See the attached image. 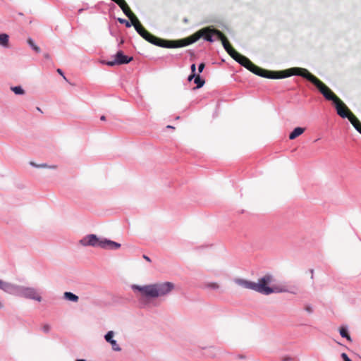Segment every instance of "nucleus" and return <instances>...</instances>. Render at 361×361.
<instances>
[{
  "label": "nucleus",
  "instance_id": "obj_1",
  "mask_svg": "<svg viewBox=\"0 0 361 361\" xmlns=\"http://www.w3.org/2000/svg\"><path fill=\"white\" fill-rule=\"evenodd\" d=\"M246 68L255 75L269 79H281L292 75L301 76L314 85L326 100L333 102L337 114L341 117L349 118L350 114H353L344 102L327 85L306 68L294 67L281 71H269L256 66L250 59Z\"/></svg>",
  "mask_w": 361,
  "mask_h": 361
},
{
  "label": "nucleus",
  "instance_id": "obj_2",
  "mask_svg": "<svg viewBox=\"0 0 361 361\" xmlns=\"http://www.w3.org/2000/svg\"><path fill=\"white\" fill-rule=\"evenodd\" d=\"M216 36L217 39L221 40L222 44L228 52V54L240 65L246 68L247 64L249 63V59L246 56L238 53L230 44L226 37L220 30L210 27H206L199 30L193 35L178 40H166L159 38L149 32L146 30L143 37L146 41L158 47L165 48H178L183 47L191 44L197 41L201 37L205 40L212 42L214 39L212 36Z\"/></svg>",
  "mask_w": 361,
  "mask_h": 361
},
{
  "label": "nucleus",
  "instance_id": "obj_3",
  "mask_svg": "<svg viewBox=\"0 0 361 361\" xmlns=\"http://www.w3.org/2000/svg\"><path fill=\"white\" fill-rule=\"evenodd\" d=\"M133 288L139 290L142 296L154 298L169 293L174 288V285L171 282H164L144 286H133Z\"/></svg>",
  "mask_w": 361,
  "mask_h": 361
},
{
  "label": "nucleus",
  "instance_id": "obj_4",
  "mask_svg": "<svg viewBox=\"0 0 361 361\" xmlns=\"http://www.w3.org/2000/svg\"><path fill=\"white\" fill-rule=\"evenodd\" d=\"M273 281V276L270 274H266L255 282V291L264 294L269 295L273 293L286 292L287 290L283 286H271Z\"/></svg>",
  "mask_w": 361,
  "mask_h": 361
},
{
  "label": "nucleus",
  "instance_id": "obj_5",
  "mask_svg": "<svg viewBox=\"0 0 361 361\" xmlns=\"http://www.w3.org/2000/svg\"><path fill=\"white\" fill-rule=\"evenodd\" d=\"M80 243L85 246H99L102 248L118 249L121 245L109 240H99L96 235L90 234L80 240Z\"/></svg>",
  "mask_w": 361,
  "mask_h": 361
},
{
  "label": "nucleus",
  "instance_id": "obj_6",
  "mask_svg": "<svg viewBox=\"0 0 361 361\" xmlns=\"http://www.w3.org/2000/svg\"><path fill=\"white\" fill-rule=\"evenodd\" d=\"M116 4L119 6L123 12L126 14V16L130 19L131 25H133L135 29L136 30L138 26L142 25L139 21L138 18L133 13L128 4L125 0H112Z\"/></svg>",
  "mask_w": 361,
  "mask_h": 361
},
{
  "label": "nucleus",
  "instance_id": "obj_7",
  "mask_svg": "<svg viewBox=\"0 0 361 361\" xmlns=\"http://www.w3.org/2000/svg\"><path fill=\"white\" fill-rule=\"evenodd\" d=\"M19 294L26 298L32 299L38 302L42 301V296L34 288L22 287L19 289Z\"/></svg>",
  "mask_w": 361,
  "mask_h": 361
},
{
  "label": "nucleus",
  "instance_id": "obj_8",
  "mask_svg": "<svg viewBox=\"0 0 361 361\" xmlns=\"http://www.w3.org/2000/svg\"><path fill=\"white\" fill-rule=\"evenodd\" d=\"M133 60V57H128L123 54L121 51L116 53L115 60L111 61H106L105 63L109 66H114L115 65L126 64Z\"/></svg>",
  "mask_w": 361,
  "mask_h": 361
},
{
  "label": "nucleus",
  "instance_id": "obj_9",
  "mask_svg": "<svg viewBox=\"0 0 361 361\" xmlns=\"http://www.w3.org/2000/svg\"><path fill=\"white\" fill-rule=\"evenodd\" d=\"M234 282L237 285H238L245 289H250V290H255V282H252V281H250L248 280H245L243 279H235L234 280Z\"/></svg>",
  "mask_w": 361,
  "mask_h": 361
},
{
  "label": "nucleus",
  "instance_id": "obj_10",
  "mask_svg": "<svg viewBox=\"0 0 361 361\" xmlns=\"http://www.w3.org/2000/svg\"><path fill=\"white\" fill-rule=\"evenodd\" d=\"M114 332L112 331H109L105 335V339L107 342L110 343L112 347V349L115 351H120L121 349L117 344L116 341L113 339Z\"/></svg>",
  "mask_w": 361,
  "mask_h": 361
},
{
  "label": "nucleus",
  "instance_id": "obj_11",
  "mask_svg": "<svg viewBox=\"0 0 361 361\" xmlns=\"http://www.w3.org/2000/svg\"><path fill=\"white\" fill-rule=\"evenodd\" d=\"M350 117L348 118L353 127L361 134V122L354 115L350 114Z\"/></svg>",
  "mask_w": 361,
  "mask_h": 361
},
{
  "label": "nucleus",
  "instance_id": "obj_12",
  "mask_svg": "<svg viewBox=\"0 0 361 361\" xmlns=\"http://www.w3.org/2000/svg\"><path fill=\"white\" fill-rule=\"evenodd\" d=\"M305 128L301 127L295 128L289 135L290 140H294L305 132Z\"/></svg>",
  "mask_w": 361,
  "mask_h": 361
},
{
  "label": "nucleus",
  "instance_id": "obj_13",
  "mask_svg": "<svg viewBox=\"0 0 361 361\" xmlns=\"http://www.w3.org/2000/svg\"><path fill=\"white\" fill-rule=\"evenodd\" d=\"M14 288L13 285L0 279V289L6 292H11Z\"/></svg>",
  "mask_w": 361,
  "mask_h": 361
},
{
  "label": "nucleus",
  "instance_id": "obj_14",
  "mask_svg": "<svg viewBox=\"0 0 361 361\" xmlns=\"http://www.w3.org/2000/svg\"><path fill=\"white\" fill-rule=\"evenodd\" d=\"M64 298L66 300L73 301V302H78V297L76 295H75L71 292H65Z\"/></svg>",
  "mask_w": 361,
  "mask_h": 361
},
{
  "label": "nucleus",
  "instance_id": "obj_15",
  "mask_svg": "<svg viewBox=\"0 0 361 361\" xmlns=\"http://www.w3.org/2000/svg\"><path fill=\"white\" fill-rule=\"evenodd\" d=\"M194 82L195 84H197V87H195V89L202 87L205 83V80L202 79L199 75L195 78Z\"/></svg>",
  "mask_w": 361,
  "mask_h": 361
},
{
  "label": "nucleus",
  "instance_id": "obj_16",
  "mask_svg": "<svg viewBox=\"0 0 361 361\" xmlns=\"http://www.w3.org/2000/svg\"><path fill=\"white\" fill-rule=\"evenodd\" d=\"M8 43V35L6 34L0 35V44L6 47Z\"/></svg>",
  "mask_w": 361,
  "mask_h": 361
},
{
  "label": "nucleus",
  "instance_id": "obj_17",
  "mask_svg": "<svg viewBox=\"0 0 361 361\" xmlns=\"http://www.w3.org/2000/svg\"><path fill=\"white\" fill-rule=\"evenodd\" d=\"M340 334L342 337L346 338L348 341H351V337L348 333V331L345 328L341 327L339 329Z\"/></svg>",
  "mask_w": 361,
  "mask_h": 361
},
{
  "label": "nucleus",
  "instance_id": "obj_18",
  "mask_svg": "<svg viewBox=\"0 0 361 361\" xmlns=\"http://www.w3.org/2000/svg\"><path fill=\"white\" fill-rule=\"evenodd\" d=\"M27 43L37 53L40 52V48L35 44L34 41L31 38L27 39Z\"/></svg>",
  "mask_w": 361,
  "mask_h": 361
},
{
  "label": "nucleus",
  "instance_id": "obj_19",
  "mask_svg": "<svg viewBox=\"0 0 361 361\" xmlns=\"http://www.w3.org/2000/svg\"><path fill=\"white\" fill-rule=\"evenodd\" d=\"M11 90L16 94H23L25 93V91L20 86L13 87Z\"/></svg>",
  "mask_w": 361,
  "mask_h": 361
},
{
  "label": "nucleus",
  "instance_id": "obj_20",
  "mask_svg": "<svg viewBox=\"0 0 361 361\" xmlns=\"http://www.w3.org/2000/svg\"><path fill=\"white\" fill-rule=\"evenodd\" d=\"M30 164L35 167H42V168H50V169H56V166H49L47 164H41V165H37L36 164H35L34 162H30Z\"/></svg>",
  "mask_w": 361,
  "mask_h": 361
},
{
  "label": "nucleus",
  "instance_id": "obj_21",
  "mask_svg": "<svg viewBox=\"0 0 361 361\" xmlns=\"http://www.w3.org/2000/svg\"><path fill=\"white\" fill-rule=\"evenodd\" d=\"M146 30H147L142 25L138 26V27L136 29V31L139 33V35L141 37L144 36V34L145 33Z\"/></svg>",
  "mask_w": 361,
  "mask_h": 361
},
{
  "label": "nucleus",
  "instance_id": "obj_22",
  "mask_svg": "<svg viewBox=\"0 0 361 361\" xmlns=\"http://www.w3.org/2000/svg\"><path fill=\"white\" fill-rule=\"evenodd\" d=\"M206 286L209 288H212V289H218L219 288V285L217 283H215V282H212V283H208Z\"/></svg>",
  "mask_w": 361,
  "mask_h": 361
},
{
  "label": "nucleus",
  "instance_id": "obj_23",
  "mask_svg": "<svg viewBox=\"0 0 361 361\" xmlns=\"http://www.w3.org/2000/svg\"><path fill=\"white\" fill-rule=\"evenodd\" d=\"M118 22L121 24H124L127 27H130L131 26V23L123 18H118Z\"/></svg>",
  "mask_w": 361,
  "mask_h": 361
},
{
  "label": "nucleus",
  "instance_id": "obj_24",
  "mask_svg": "<svg viewBox=\"0 0 361 361\" xmlns=\"http://www.w3.org/2000/svg\"><path fill=\"white\" fill-rule=\"evenodd\" d=\"M50 329L51 326L49 324H46L42 326V330L45 333H48L50 331Z\"/></svg>",
  "mask_w": 361,
  "mask_h": 361
},
{
  "label": "nucleus",
  "instance_id": "obj_25",
  "mask_svg": "<svg viewBox=\"0 0 361 361\" xmlns=\"http://www.w3.org/2000/svg\"><path fill=\"white\" fill-rule=\"evenodd\" d=\"M341 357L343 360V361H352L347 355L346 353H343L341 354Z\"/></svg>",
  "mask_w": 361,
  "mask_h": 361
},
{
  "label": "nucleus",
  "instance_id": "obj_26",
  "mask_svg": "<svg viewBox=\"0 0 361 361\" xmlns=\"http://www.w3.org/2000/svg\"><path fill=\"white\" fill-rule=\"evenodd\" d=\"M205 65L204 63H202L199 65V67H198V71L200 73H202V71L204 70V68Z\"/></svg>",
  "mask_w": 361,
  "mask_h": 361
},
{
  "label": "nucleus",
  "instance_id": "obj_27",
  "mask_svg": "<svg viewBox=\"0 0 361 361\" xmlns=\"http://www.w3.org/2000/svg\"><path fill=\"white\" fill-rule=\"evenodd\" d=\"M190 68H191L192 73L195 74V71H196V66H195V64H194V63L192 64Z\"/></svg>",
  "mask_w": 361,
  "mask_h": 361
},
{
  "label": "nucleus",
  "instance_id": "obj_28",
  "mask_svg": "<svg viewBox=\"0 0 361 361\" xmlns=\"http://www.w3.org/2000/svg\"><path fill=\"white\" fill-rule=\"evenodd\" d=\"M57 72H58L61 75H62V76H63V79H64L65 80H67L66 78L65 77V75H63V73L62 71H61L60 68H58V69H57Z\"/></svg>",
  "mask_w": 361,
  "mask_h": 361
},
{
  "label": "nucleus",
  "instance_id": "obj_29",
  "mask_svg": "<svg viewBox=\"0 0 361 361\" xmlns=\"http://www.w3.org/2000/svg\"><path fill=\"white\" fill-rule=\"evenodd\" d=\"M197 75L194 73H191V75L188 77V81H191L193 78H195Z\"/></svg>",
  "mask_w": 361,
  "mask_h": 361
},
{
  "label": "nucleus",
  "instance_id": "obj_30",
  "mask_svg": "<svg viewBox=\"0 0 361 361\" xmlns=\"http://www.w3.org/2000/svg\"><path fill=\"white\" fill-rule=\"evenodd\" d=\"M143 258L147 262H151V259L147 255H143Z\"/></svg>",
  "mask_w": 361,
  "mask_h": 361
},
{
  "label": "nucleus",
  "instance_id": "obj_31",
  "mask_svg": "<svg viewBox=\"0 0 361 361\" xmlns=\"http://www.w3.org/2000/svg\"><path fill=\"white\" fill-rule=\"evenodd\" d=\"M306 310L308 312H312V308L310 307H306Z\"/></svg>",
  "mask_w": 361,
  "mask_h": 361
},
{
  "label": "nucleus",
  "instance_id": "obj_32",
  "mask_svg": "<svg viewBox=\"0 0 361 361\" xmlns=\"http://www.w3.org/2000/svg\"><path fill=\"white\" fill-rule=\"evenodd\" d=\"M100 119H101L102 121H105V120H106V117H105L104 116H101V118H100Z\"/></svg>",
  "mask_w": 361,
  "mask_h": 361
},
{
  "label": "nucleus",
  "instance_id": "obj_33",
  "mask_svg": "<svg viewBox=\"0 0 361 361\" xmlns=\"http://www.w3.org/2000/svg\"><path fill=\"white\" fill-rule=\"evenodd\" d=\"M289 360H290V358H289V357L283 358V361H289Z\"/></svg>",
  "mask_w": 361,
  "mask_h": 361
},
{
  "label": "nucleus",
  "instance_id": "obj_34",
  "mask_svg": "<svg viewBox=\"0 0 361 361\" xmlns=\"http://www.w3.org/2000/svg\"><path fill=\"white\" fill-rule=\"evenodd\" d=\"M44 57H45L46 59H49V54H45V55H44Z\"/></svg>",
  "mask_w": 361,
  "mask_h": 361
},
{
  "label": "nucleus",
  "instance_id": "obj_35",
  "mask_svg": "<svg viewBox=\"0 0 361 361\" xmlns=\"http://www.w3.org/2000/svg\"><path fill=\"white\" fill-rule=\"evenodd\" d=\"M76 361H86V360H83V359H78V360H76Z\"/></svg>",
  "mask_w": 361,
  "mask_h": 361
},
{
  "label": "nucleus",
  "instance_id": "obj_36",
  "mask_svg": "<svg viewBox=\"0 0 361 361\" xmlns=\"http://www.w3.org/2000/svg\"><path fill=\"white\" fill-rule=\"evenodd\" d=\"M167 128H173V126H167Z\"/></svg>",
  "mask_w": 361,
  "mask_h": 361
}]
</instances>
